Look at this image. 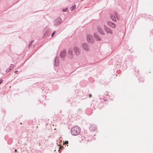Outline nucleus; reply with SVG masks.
<instances>
[{"mask_svg":"<svg viewBox=\"0 0 153 153\" xmlns=\"http://www.w3.org/2000/svg\"><path fill=\"white\" fill-rule=\"evenodd\" d=\"M80 129L78 126H75L71 130V132L73 135H77L80 132Z\"/></svg>","mask_w":153,"mask_h":153,"instance_id":"nucleus-1","label":"nucleus"},{"mask_svg":"<svg viewBox=\"0 0 153 153\" xmlns=\"http://www.w3.org/2000/svg\"><path fill=\"white\" fill-rule=\"evenodd\" d=\"M73 51L74 54L76 56L79 55L80 53V49L78 47L76 46L74 47L73 49Z\"/></svg>","mask_w":153,"mask_h":153,"instance_id":"nucleus-2","label":"nucleus"},{"mask_svg":"<svg viewBox=\"0 0 153 153\" xmlns=\"http://www.w3.org/2000/svg\"><path fill=\"white\" fill-rule=\"evenodd\" d=\"M74 54L71 49H69L68 50L67 57L70 59H72L74 57Z\"/></svg>","mask_w":153,"mask_h":153,"instance_id":"nucleus-3","label":"nucleus"},{"mask_svg":"<svg viewBox=\"0 0 153 153\" xmlns=\"http://www.w3.org/2000/svg\"><path fill=\"white\" fill-rule=\"evenodd\" d=\"M62 21L60 18H58L54 21V25L55 26H57L59 25Z\"/></svg>","mask_w":153,"mask_h":153,"instance_id":"nucleus-4","label":"nucleus"},{"mask_svg":"<svg viewBox=\"0 0 153 153\" xmlns=\"http://www.w3.org/2000/svg\"><path fill=\"white\" fill-rule=\"evenodd\" d=\"M87 41L90 43H93L94 41V39L93 37L89 34L87 35Z\"/></svg>","mask_w":153,"mask_h":153,"instance_id":"nucleus-5","label":"nucleus"},{"mask_svg":"<svg viewBox=\"0 0 153 153\" xmlns=\"http://www.w3.org/2000/svg\"><path fill=\"white\" fill-rule=\"evenodd\" d=\"M83 49L85 51H88L90 50L89 47L86 43H83L82 44Z\"/></svg>","mask_w":153,"mask_h":153,"instance_id":"nucleus-6","label":"nucleus"},{"mask_svg":"<svg viewBox=\"0 0 153 153\" xmlns=\"http://www.w3.org/2000/svg\"><path fill=\"white\" fill-rule=\"evenodd\" d=\"M104 28L105 31L107 33H110L111 34H112V31L110 29L108 28L106 25H104Z\"/></svg>","mask_w":153,"mask_h":153,"instance_id":"nucleus-7","label":"nucleus"},{"mask_svg":"<svg viewBox=\"0 0 153 153\" xmlns=\"http://www.w3.org/2000/svg\"><path fill=\"white\" fill-rule=\"evenodd\" d=\"M66 55V52L65 50H64L61 52L60 54V56L62 59L65 58Z\"/></svg>","mask_w":153,"mask_h":153,"instance_id":"nucleus-8","label":"nucleus"},{"mask_svg":"<svg viewBox=\"0 0 153 153\" xmlns=\"http://www.w3.org/2000/svg\"><path fill=\"white\" fill-rule=\"evenodd\" d=\"M97 30L98 32L102 35H104V33L103 29L100 26L97 27Z\"/></svg>","mask_w":153,"mask_h":153,"instance_id":"nucleus-9","label":"nucleus"},{"mask_svg":"<svg viewBox=\"0 0 153 153\" xmlns=\"http://www.w3.org/2000/svg\"><path fill=\"white\" fill-rule=\"evenodd\" d=\"M107 24L110 26L114 28H115L116 26L115 24L110 21L107 22Z\"/></svg>","mask_w":153,"mask_h":153,"instance_id":"nucleus-10","label":"nucleus"},{"mask_svg":"<svg viewBox=\"0 0 153 153\" xmlns=\"http://www.w3.org/2000/svg\"><path fill=\"white\" fill-rule=\"evenodd\" d=\"M55 64L54 65L55 66H58L59 65V59L58 57H56L55 59Z\"/></svg>","mask_w":153,"mask_h":153,"instance_id":"nucleus-11","label":"nucleus"},{"mask_svg":"<svg viewBox=\"0 0 153 153\" xmlns=\"http://www.w3.org/2000/svg\"><path fill=\"white\" fill-rule=\"evenodd\" d=\"M94 36L95 38L97 40V41H100L101 39L98 36L97 34L96 33H94Z\"/></svg>","mask_w":153,"mask_h":153,"instance_id":"nucleus-12","label":"nucleus"},{"mask_svg":"<svg viewBox=\"0 0 153 153\" xmlns=\"http://www.w3.org/2000/svg\"><path fill=\"white\" fill-rule=\"evenodd\" d=\"M111 17L112 20L114 21H116V18L115 17L114 15H111Z\"/></svg>","mask_w":153,"mask_h":153,"instance_id":"nucleus-13","label":"nucleus"},{"mask_svg":"<svg viewBox=\"0 0 153 153\" xmlns=\"http://www.w3.org/2000/svg\"><path fill=\"white\" fill-rule=\"evenodd\" d=\"M45 29H46V32H45V35H47V33L49 31V28H48V27H46Z\"/></svg>","mask_w":153,"mask_h":153,"instance_id":"nucleus-14","label":"nucleus"},{"mask_svg":"<svg viewBox=\"0 0 153 153\" xmlns=\"http://www.w3.org/2000/svg\"><path fill=\"white\" fill-rule=\"evenodd\" d=\"M76 8V5H74V6H72L70 8V9L71 10H73L74 9H75Z\"/></svg>","mask_w":153,"mask_h":153,"instance_id":"nucleus-15","label":"nucleus"},{"mask_svg":"<svg viewBox=\"0 0 153 153\" xmlns=\"http://www.w3.org/2000/svg\"><path fill=\"white\" fill-rule=\"evenodd\" d=\"M14 67V66L13 65L11 64L10 67V70H12Z\"/></svg>","mask_w":153,"mask_h":153,"instance_id":"nucleus-16","label":"nucleus"},{"mask_svg":"<svg viewBox=\"0 0 153 153\" xmlns=\"http://www.w3.org/2000/svg\"><path fill=\"white\" fill-rule=\"evenodd\" d=\"M33 42V41H31L29 43V45L28 48H29L30 46L32 45V43Z\"/></svg>","mask_w":153,"mask_h":153,"instance_id":"nucleus-17","label":"nucleus"},{"mask_svg":"<svg viewBox=\"0 0 153 153\" xmlns=\"http://www.w3.org/2000/svg\"><path fill=\"white\" fill-rule=\"evenodd\" d=\"M68 10V8H65V9H63L62 10V11H64V12H66L67 11V10Z\"/></svg>","mask_w":153,"mask_h":153,"instance_id":"nucleus-18","label":"nucleus"},{"mask_svg":"<svg viewBox=\"0 0 153 153\" xmlns=\"http://www.w3.org/2000/svg\"><path fill=\"white\" fill-rule=\"evenodd\" d=\"M68 143V141H66L64 143V144H67Z\"/></svg>","mask_w":153,"mask_h":153,"instance_id":"nucleus-19","label":"nucleus"},{"mask_svg":"<svg viewBox=\"0 0 153 153\" xmlns=\"http://www.w3.org/2000/svg\"><path fill=\"white\" fill-rule=\"evenodd\" d=\"M10 71V70H9V69H8L6 70V72L7 73V72H9Z\"/></svg>","mask_w":153,"mask_h":153,"instance_id":"nucleus-20","label":"nucleus"},{"mask_svg":"<svg viewBox=\"0 0 153 153\" xmlns=\"http://www.w3.org/2000/svg\"><path fill=\"white\" fill-rule=\"evenodd\" d=\"M55 33V31H54L53 32V33L51 34V36H53V35Z\"/></svg>","mask_w":153,"mask_h":153,"instance_id":"nucleus-21","label":"nucleus"},{"mask_svg":"<svg viewBox=\"0 0 153 153\" xmlns=\"http://www.w3.org/2000/svg\"><path fill=\"white\" fill-rule=\"evenodd\" d=\"M92 95L91 94H89V97L91 98L92 97Z\"/></svg>","mask_w":153,"mask_h":153,"instance_id":"nucleus-22","label":"nucleus"},{"mask_svg":"<svg viewBox=\"0 0 153 153\" xmlns=\"http://www.w3.org/2000/svg\"><path fill=\"white\" fill-rule=\"evenodd\" d=\"M2 82V80H0V84H1Z\"/></svg>","mask_w":153,"mask_h":153,"instance_id":"nucleus-23","label":"nucleus"},{"mask_svg":"<svg viewBox=\"0 0 153 153\" xmlns=\"http://www.w3.org/2000/svg\"><path fill=\"white\" fill-rule=\"evenodd\" d=\"M83 138H84V137H82V140L80 141V142H81L82 141V139H83Z\"/></svg>","mask_w":153,"mask_h":153,"instance_id":"nucleus-24","label":"nucleus"},{"mask_svg":"<svg viewBox=\"0 0 153 153\" xmlns=\"http://www.w3.org/2000/svg\"><path fill=\"white\" fill-rule=\"evenodd\" d=\"M18 72V71H15L14 72V73H17Z\"/></svg>","mask_w":153,"mask_h":153,"instance_id":"nucleus-25","label":"nucleus"},{"mask_svg":"<svg viewBox=\"0 0 153 153\" xmlns=\"http://www.w3.org/2000/svg\"><path fill=\"white\" fill-rule=\"evenodd\" d=\"M115 16H116L117 17V13H115Z\"/></svg>","mask_w":153,"mask_h":153,"instance_id":"nucleus-26","label":"nucleus"},{"mask_svg":"<svg viewBox=\"0 0 153 153\" xmlns=\"http://www.w3.org/2000/svg\"><path fill=\"white\" fill-rule=\"evenodd\" d=\"M17 150L15 149V152H17Z\"/></svg>","mask_w":153,"mask_h":153,"instance_id":"nucleus-27","label":"nucleus"},{"mask_svg":"<svg viewBox=\"0 0 153 153\" xmlns=\"http://www.w3.org/2000/svg\"><path fill=\"white\" fill-rule=\"evenodd\" d=\"M8 69H9V70H10V68H9Z\"/></svg>","mask_w":153,"mask_h":153,"instance_id":"nucleus-28","label":"nucleus"}]
</instances>
